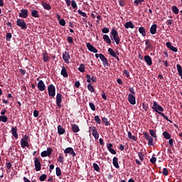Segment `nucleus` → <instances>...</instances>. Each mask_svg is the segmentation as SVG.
<instances>
[{
  "instance_id": "nucleus-1",
  "label": "nucleus",
  "mask_w": 182,
  "mask_h": 182,
  "mask_svg": "<svg viewBox=\"0 0 182 182\" xmlns=\"http://www.w3.org/2000/svg\"><path fill=\"white\" fill-rule=\"evenodd\" d=\"M152 109L155 111V112L161 114L162 117H164L167 122L170 123H173V121L169 119L166 115L164 114V108L161 107V105H159V104L156 102H154V105L152 107Z\"/></svg>"
},
{
  "instance_id": "nucleus-2",
  "label": "nucleus",
  "mask_w": 182,
  "mask_h": 182,
  "mask_svg": "<svg viewBox=\"0 0 182 182\" xmlns=\"http://www.w3.org/2000/svg\"><path fill=\"white\" fill-rule=\"evenodd\" d=\"M111 35L114 37V41H115L117 45L120 43V37L119 36V33L117 31L115 28H112L111 30Z\"/></svg>"
},
{
  "instance_id": "nucleus-3",
  "label": "nucleus",
  "mask_w": 182,
  "mask_h": 182,
  "mask_svg": "<svg viewBox=\"0 0 182 182\" xmlns=\"http://www.w3.org/2000/svg\"><path fill=\"white\" fill-rule=\"evenodd\" d=\"M16 26L21 28L22 30H26L28 28L25 20L20 18L17 19Z\"/></svg>"
},
{
  "instance_id": "nucleus-4",
  "label": "nucleus",
  "mask_w": 182,
  "mask_h": 182,
  "mask_svg": "<svg viewBox=\"0 0 182 182\" xmlns=\"http://www.w3.org/2000/svg\"><path fill=\"white\" fill-rule=\"evenodd\" d=\"M48 95L50 97H54L55 95V85H53V84L49 85L48 87Z\"/></svg>"
},
{
  "instance_id": "nucleus-5",
  "label": "nucleus",
  "mask_w": 182,
  "mask_h": 182,
  "mask_svg": "<svg viewBox=\"0 0 182 182\" xmlns=\"http://www.w3.org/2000/svg\"><path fill=\"white\" fill-rule=\"evenodd\" d=\"M34 166L36 171H40L41 170V164L39 158L36 157L34 159Z\"/></svg>"
},
{
  "instance_id": "nucleus-6",
  "label": "nucleus",
  "mask_w": 182,
  "mask_h": 182,
  "mask_svg": "<svg viewBox=\"0 0 182 182\" xmlns=\"http://www.w3.org/2000/svg\"><path fill=\"white\" fill-rule=\"evenodd\" d=\"M38 83V90L43 92L46 90V86L44 84V82L42 80H39V78L37 79Z\"/></svg>"
},
{
  "instance_id": "nucleus-7",
  "label": "nucleus",
  "mask_w": 182,
  "mask_h": 182,
  "mask_svg": "<svg viewBox=\"0 0 182 182\" xmlns=\"http://www.w3.org/2000/svg\"><path fill=\"white\" fill-rule=\"evenodd\" d=\"M62 94L58 93L56 95L55 103L58 106L59 108L62 107Z\"/></svg>"
},
{
  "instance_id": "nucleus-8",
  "label": "nucleus",
  "mask_w": 182,
  "mask_h": 182,
  "mask_svg": "<svg viewBox=\"0 0 182 182\" xmlns=\"http://www.w3.org/2000/svg\"><path fill=\"white\" fill-rule=\"evenodd\" d=\"M52 152L53 149L51 148H48L46 151H43V152H41V157L50 156Z\"/></svg>"
},
{
  "instance_id": "nucleus-9",
  "label": "nucleus",
  "mask_w": 182,
  "mask_h": 182,
  "mask_svg": "<svg viewBox=\"0 0 182 182\" xmlns=\"http://www.w3.org/2000/svg\"><path fill=\"white\" fill-rule=\"evenodd\" d=\"M89 129L92 131V134L95 137V139H99V133H98L97 129L95 127H90Z\"/></svg>"
},
{
  "instance_id": "nucleus-10",
  "label": "nucleus",
  "mask_w": 182,
  "mask_h": 182,
  "mask_svg": "<svg viewBox=\"0 0 182 182\" xmlns=\"http://www.w3.org/2000/svg\"><path fill=\"white\" fill-rule=\"evenodd\" d=\"M128 102L129 104L134 105H136V97L134 95L129 94L128 95Z\"/></svg>"
},
{
  "instance_id": "nucleus-11",
  "label": "nucleus",
  "mask_w": 182,
  "mask_h": 182,
  "mask_svg": "<svg viewBox=\"0 0 182 182\" xmlns=\"http://www.w3.org/2000/svg\"><path fill=\"white\" fill-rule=\"evenodd\" d=\"M28 16V10H26V9H23L22 10L20 11V13H19L20 18H26Z\"/></svg>"
},
{
  "instance_id": "nucleus-12",
  "label": "nucleus",
  "mask_w": 182,
  "mask_h": 182,
  "mask_svg": "<svg viewBox=\"0 0 182 182\" xmlns=\"http://www.w3.org/2000/svg\"><path fill=\"white\" fill-rule=\"evenodd\" d=\"M86 46L88 48V50H90V52H92L94 53H98V50L97 48H95V46L91 45L90 43H87Z\"/></svg>"
},
{
  "instance_id": "nucleus-13",
  "label": "nucleus",
  "mask_w": 182,
  "mask_h": 182,
  "mask_svg": "<svg viewBox=\"0 0 182 182\" xmlns=\"http://www.w3.org/2000/svg\"><path fill=\"white\" fill-rule=\"evenodd\" d=\"M64 153L65 154H70V155L72 156L73 157L76 156V153H75L73 149L71 148V147L65 149L64 150Z\"/></svg>"
},
{
  "instance_id": "nucleus-14",
  "label": "nucleus",
  "mask_w": 182,
  "mask_h": 182,
  "mask_svg": "<svg viewBox=\"0 0 182 182\" xmlns=\"http://www.w3.org/2000/svg\"><path fill=\"white\" fill-rule=\"evenodd\" d=\"M107 50L112 57L117 58L118 62L120 61V58L116 55L115 51L112 48H109Z\"/></svg>"
},
{
  "instance_id": "nucleus-15",
  "label": "nucleus",
  "mask_w": 182,
  "mask_h": 182,
  "mask_svg": "<svg viewBox=\"0 0 182 182\" xmlns=\"http://www.w3.org/2000/svg\"><path fill=\"white\" fill-rule=\"evenodd\" d=\"M166 46H167L168 48L172 50V52L177 53L178 52V48L176 47H174L172 46L171 42H166Z\"/></svg>"
},
{
  "instance_id": "nucleus-16",
  "label": "nucleus",
  "mask_w": 182,
  "mask_h": 182,
  "mask_svg": "<svg viewBox=\"0 0 182 182\" xmlns=\"http://www.w3.org/2000/svg\"><path fill=\"white\" fill-rule=\"evenodd\" d=\"M86 79H87V82L88 83H91V80L92 81V82H97V77L92 75L91 77V75H86Z\"/></svg>"
},
{
  "instance_id": "nucleus-17",
  "label": "nucleus",
  "mask_w": 182,
  "mask_h": 182,
  "mask_svg": "<svg viewBox=\"0 0 182 182\" xmlns=\"http://www.w3.org/2000/svg\"><path fill=\"white\" fill-rule=\"evenodd\" d=\"M144 59L146 63V65L151 66L153 65V60L152 58L149 55H145L144 57Z\"/></svg>"
},
{
  "instance_id": "nucleus-18",
  "label": "nucleus",
  "mask_w": 182,
  "mask_h": 182,
  "mask_svg": "<svg viewBox=\"0 0 182 182\" xmlns=\"http://www.w3.org/2000/svg\"><path fill=\"white\" fill-rule=\"evenodd\" d=\"M100 60L102 61L103 65L109 66V60L106 58L105 55L103 54L100 55Z\"/></svg>"
},
{
  "instance_id": "nucleus-19",
  "label": "nucleus",
  "mask_w": 182,
  "mask_h": 182,
  "mask_svg": "<svg viewBox=\"0 0 182 182\" xmlns=\"http://www.w3.org/2000/svg\"><path fill=\"white\" fill-rule=\"evenodd\" d=\"M41 6H43V8L44 9L48 10V11H50L52 9L50 4L46 3L44 1H41Z\"/></svg>"
},
{
  "instance_id": "nucleus-20",
  "label": "nucleus",
  "mask_w": 182,
  "mask_h": 182,
  "mask_svg": "<svg viewBox=\"0 0 182 182\" xmlns=\"http://www.w3.org/2000/svg\"><path fill=\"white\" fill-rule=\"evenodd\" d=\"M60 75L63 76V77L65 78H67L68 77V71L66 70V68L65 67H63L62 68V70L60 72Z\"/></svg>"
},
{
  "instance_id": "nucleus-21",
  "label": "nucleus",
  "mask_w": 182,
  "mask_h": 182,
  "mask_svg": "<svg viewBox=\"0 0 182 182\" xmlns=\"http://www.w3.org/2000/svg\"><path fill=\"white\" fill-rule=\"evenodd\" d=\"M156 31H157V25L156 24L151 25L150 28V33H151V35H155V33H156Z\"/></svg>"
},
{
  "instance_id": "nucleus-22",
  "label": "nucleus",
  "mask_w": 182,
  "mask_h": 182,
  "mask_svg": "<svg viewBox=\"0 0 182 182\" xmlns=\"http://www.w3.org/2000/svg\"><path fill=\"white\" fill-rule=\"evenodd\" d=\"M18 129L17 127H13L11 128V132H12V134L13 136L16 138V139H18Z\"/></svg>"
},
{
  "instance_id": "nucleus-23",
  "label": "nucleus",
  "mask_w": 182,
  "mask_h": 182,
  "mask_svg": "<svg viewBox=\"0 0 182 182\" xmlns=\"http://www.w3.org/2000/svg\"><path fill=\"white\" fill-rule=\"evenodd\" d=\"M72 130L73 132L76 133L80 131V127L76 124H71Z\"/></svg>"
},
{
  "instance_id": "nucleus-24",
  "label": "nucleus",
  "mask_w": 182,
  "mask_h": 182,
  "mask_svg": "<svg viewBox=\"0 0 182 182\" xmlns=\"http://www.w3.org/2000/svg\"><path fill=\"white\" fill-rule=\"evenodd\" d=\"M63 58L65 63H68L70 58L69 53L65 52L63 55Z\"/></svg>"
},
{
  "instance_id": "nucleus-25",
  "label": "nucleus",
  "mask_w": 182,
  "mask_h": 182,
  "mask_svg": "<svg viewBox=\"0 0 182 182\" xmlns=\"http://www.w3.org/2000/svg\"><path fill=\"white\" fill-rule=\"evenodd\" d=\"M124 27L126 28H134V25L132 21H127V23H125Z\"/></svg>"
},
{
  "instance_id": "nucleus-26",
  "label": "nucleus",
  "mask_w": 182,
  "mask_h": 182,
  "mask_svg": "<svg viewBox=\"0 0 182 182\" xmlns=\"http://www.w3.org/2000/svg\"><path fill=\"white\" fill-rule=\"evenodd\" d=\"M66 132V130L62 127V125H58V134L63 135Z\"/></svg>"
},
{
  "instance_id": "nucleus-27",
  "label": "nucleus",
  "mask_w": 182,
  "mask_h": 182,
  "mask_svg": "<svg viewBox=\"0 0 182 182\" xmlns=\"http://www.w3.org/2000/svg\"><path fill=\"white\" fill-rule=\"evenodd\" d=\"M103 40L107 42V44L111 45L112 44V41L110 40L109 36L107 34H104L103 35Z\"/></svg>"
},
{
  "instance_id": "nucleus-28",
  "label": "nucleus",
  "mask_w": 182,
  "mask_h": 182,
  "mask_svg": "<svg viewBox=\"0 0 182 182\" xmlns=\"http://www.w3.org/2000/svg\"><path fill=\"white\" fill-rule=\"evenodd\" d=\"M113 165L115 167V168H119V164L118 163V158L114 157L113 158Z\"/></svg>"
},
{
  "instance_id": "nucleus-29",
  "label": "nucleus",
  "mask_w": 182,
  "mask_h": 182,
  "mask_svg": "<svg viewBox=\"0 0 182 182\" xmlns=\"http://www.w3.org/2000/svg\"><path fill=\"white\" fill-rule=\"evenodd\" d=\"M176 68H177V70H178V73L179 76L181 77V78L182 80V67H181V65L177 64Z\"/></svg>"
},
{
  "instance_id": "nucleus-30",
  "label": "nucleus",
  "mask_w": 182,
  "mask_h": 182,
  "mask_svg": "<svg viewBox=\"0 0 182 182\" xmlns=\"http://www.w3.org/2000/svg\"><path fill=\"white\" fill-rule=\"evenodd\" d=\"M31 16H32V17H34V18L40 17L39 12L37 10H33L31 11Z\"/></svg>"
},
{
  "instance_id": "nucleus-31",
  "label": "nucleus",
  "mask_w": 182,
  "mask_h": 182,
  "mask_svg": "<svg viewBox=\"0 0 182 182\" xmlns=\"http://www.w3.org/2000/svg\"><path fill=\"white\" fill-rule=\"evenodd\" d=\"M78 70L81 72V73H84L85 70V65L84 63H81L80 67L78 68Z\"/></svg>"
},
{
  "instance_id": "nucleus-32",
  "label": "nucleus",
  "mask_w": 182,
  "mask_h": 182,
  "mask_svg": "<svg viewBox=\"0 0 182 182\" xmlns=\"http://www.w3.org/2000/svg\"><path fill=\"white\" fill-rule=\"evenodd\" d=\"M102 122L105 123V126H110L109 121L107 118H106V117H103V118L102 119Z\"/></svg>"
},
{
  "instance_id": "nucleus-33",
  "label": "nucleus",
  "mask_w": 182,
  "mask_h": 182,
  "mask_svg": "<svg viewBox=\"0 0 182 182\" xmlns=\"http://www.w3.org/2000/svg\"><path fill=\"white\" fill-rule=\"evenodd\" d=\"M128 138L129 139H133L134 141H137L138 138L135 136H132L131 132H128Z\"/></svg>"
},
{
  "instance_id": "nucleus-34",
  "label": "nucleus",
  "mask_w": 182,
  "mask_h": 182,
  "mask_svg": "<svg viewBox=\"0 0 182 182\" xmlns=\"http://www.w3.org/2000/svg\"><path fill=\"white\" fill-rule=\"evenodd\" d=\"M87 89H88V91H90L91 92H95V87L93 85H92L90 84V82H89V84L87 85Z\"/></svg>"
},
{
  "instance_id": "nucleus-35",
  "label": "nucleus",
  "mask_w": 182,
  "mask_h": 182,
  "mask_svg": "<svg viewBox=\"0 0 182 182\" xmlns=\"http://www.w3.org/2000/svg\"><path fill=\"white\" fill-rule=\"evenodd\" d=\"M163 136L165 137L166 139H171V135L167 132H163Z\"/></svg>"
},
{
  "instance_id": "nucleus-36",
  "label": "nucleus",
  "mask_w": 182,
  "mask_h": 182,
  "mask_svg": "<svg viewBox=\"0 0 182 182\" xmlns=\"http://www.w3.org/2000/svg\"><path fill=\"white\" fill-rule=\"evenodd\" d=\"M27 141H28L24 140L23 138H22V139H21V148L25 149V148L26 147Z\"/></svg>"
},
{
  "instance_id": "nucleus-37",
  "label": "nucleus",
  "mask_w": 182,
  "mask_h": 182,
  "mask_svg": "<svg viewBox=\"0 0 182 182\" xmlns=\"http://www.w3.org/2000/svg\"><path fill=\"white\" fill-rule=\"evenodd\" d=\"M55 174L58 177H60V176L62 175V171L60 167L55 168Z\"/></svg>"
},
{
  "instance_id": "nucleus-38",
  "label": "nucleus",
  "mask_w": 182,
  "mask_h": 182,
  "mask_svg": "<svg viewBox=\"0 0 182 182\" xmlns=\"http://www.w3.org/2000/svg\"><path fill=\"white\" fill-rule=\"evenodd\" d=\"M139 32L141 33L143 36H146V28H144V27H140L139 28Z\"/></svg>"
},
{
  "instance_id": "nucleus-39",
  "label": "nucleus",
  "mask_w": 182,
  "mask_h": 182,
  "mask_svg": "<svg viewBox=\"0 0 182 182\" xmlns=\"http://www.w3.org/2000/svg\"><path fill=\"white\" fill-rule=\"evenodd\" d=\"M0 122L6 123L8 122V117L7 116H0Z\"/></svg>"
},
{
  "instance_id": "nucleus-40",
  "label": "nucleus",
  "mask_w": 182,
  "mask_h": 182,
  "mask_svg": "<svg viewBox=\"0 0 182 182\" xmlns=\"http://www.w3.org/2000/svg\"><path fill=\"white\" fill-rule=\"evenodd\" d=\"M172 12L175 14H178L179 13V10L176 6H172Z\"/></svg>"
},
{
  "instance_id": "nucleus-41",
  "label": "nucleus",
  "mask_w": 182,
  "mask_h": 182,
  "mask_svg": "<svg viewBox=\"0 0 182 182\" xmlns=\"http://www.w3.org/2000/svg\"><path fill=\"white\" fill-rule=\"evenodd\" d=\"M149 133L151 136H153L154 139H156L157 136L154 129H150Z\"/></svg>"
},
{
  "instance_id": "nucleus-42",
  "label": "nucleus",
  "mask_w": 182,
  "mask_h": 182,
  "mask_svg": "<svg viewBox=\"0 0 182 182\" xmlns=\"http://www.w3.org/2000/svg\"><path fill=\"white\" fill-rule=\"evenodd\" d=\"M48 178V176L46 174H42L40 177H39V180L41 182L45 181V180Z\"/></svg>"
},
{
  "instance_id": "nucleus-43",
  "label": "nucleus",
  "mask_w": 182,
  "mask_h": 182,
  "mask_svg": "<svg viewBox=\"0 0 182 182\" xmlns=\"http://www.w3.org/2000/svg\"><path fill=\"white\" fill-rule=\"evenodd\" d=\"M118 4L119 6L123 7V6H126L127 2H126V0H118Z\"/></svg>"
},
{
  "instance_id": "nucleus-44",
  "label": "nucleus",
  "mask_w": 182,
  "mask_h": 182,
  "mask_svg": "<svg viewBox=\"0 0 182 182\" xmlns=\"http://www.w3.org/2000/svg\"><path fill=\"white\" fill-rule=\"evenodd\" d=\"M43 59L45 62H48L49 60V57L47 55V53H43Z\"/></svg>"
},
{
  "instance_id": "nucleus-45",
  "label": "nucleus",
  "mask_w": 182,
  "mask_h": 182,
  "mask_svg": "<svg viewBox=\"0 0 182 182\" xmlns=\"http://www.w3.org/2000/svg\"><path fill=\"white\" fill-rule=\"evenodd\" d=\"M92 166H93V168H94L96 171H97V172L100 171V168L99 164H96V163H93Z\"/></svg>"
},
{
  "instance_id": "nucleus-46",
  "label": "nucleus",
  "mask_w": 182,
  "mask_h": 182,
  "mask_svg": "<svg viewBox=\"0 0 182 182\" xmlns=\"http://www.w3.org/2000/svg\"><path fill=\"white\" fill-rule=\"evenodd\" d=\"M95 122H96L97 124H100L102 123V121H101V119H100L99 115H96V116L95 117Z\"/></svg>"
},
{
  "instance_id": "nucleus-47",
  "label": "nucleus",
  "mask_w": 182,
  "mask_h": 182,
  "mask_svg": "<svg viewBox=\"0 0 182 182\" xmlns=\"http://www.w3.org/2000/svg\"><path fill=\"white\" fill-rule=\"evenodd\" d=\"M145 1V0H135L134 4L136 6H138L139 4H141L142 2Z\"/></svg>"
},
{
  "instance_id": "nucleus-48",
  "label": "nucleus",
  "mask_w": 182,
  "mask_h": 182,
  "mask_svg": "<svg viewBox=\"0 0 182 182\" xmlns=\"http://www.w3.org/2000/svg\"><path fill=\"white\" fill-rule=\"evenodd\" d=\"M78 14L81 15L82 17L87 18V15L85 12L82 11L80 9L77 11Z\"/></svg>"
},
{
  "instance_id": "nucleus-49",
  "label": "nucleus",
  "mask_w": 182,
  "mask_h": 182,
  "mask_svg": "<svg viewBox=\"0 0 182 182\" xmlns=\"http://www.w3.org/2000/svg\"><path fill=\"white\" fill-rule=\"evenodd\" d=\"M138 156H139V160H140L141 161H143L144 160V156H145V155H144V154H142L141 152H139V153L138 154Z\"/></svg>"
},
{
  "instance_id": "nucleus-50",
  "label": "nucleus",
  "mask_w": 182,
  "mask_h": 182,
  "mask_svg": "<svg viewBox=\"0 0 182 182\" xmlns=\"http://www.w3.org/2000/svg\"><path fill=\"white\" fill-rule=\"evenodd\" d=\"M59 23H60V25L61 26H65V25H66V21H65V19H60V20L59 21Z\"/></svg>"
},
{
  "instance_id": "nucleus-51",
  "label": "nucleus",
  "mask_w": 182,
  "mask_h": 182,
  "mask_svg": "<svg viewBox=\"0 0 182 182\" xmlns=\"http://www.w3.org/2000/svg\"><path fill=\"white\" fill-rule=\"evenodd\" d=\"M6 40L9 41L12 38L11 33H7L6 35Z\"/></svg>"
},
{
  "instance_id": "nucleus-52",
  "label": "nucleus",
  "mask_w": 182,
  "mask_h": 182,
  "mask_svg": "<svg viewBox=\"0 0 182 182\" xmlns=\"http://www.w3.org/2000/svg\"><path fill=\"white\" fill-rule=\"evenodd\" d=\"M129 91L131 93H132V95H136V91L134 90V87H129Z\"/></svg>"
},
{
  "instance_id": "nucleus-53",
  "label": "nucleus",
  "mask_w": 182,
  "mask_h": 182,
  "mask_svg": "<svg viewBox=\"0 0 182 182\" xmlns=\"http://www.w3.org/2000/svg\"><path fill=\"white\" fill-rule=\"evenodd\" d=\"M153 137L150 136L149 139H148V145L149 146H152L153 145Z\"/></svg>"
},
{
  "instance_id": "nucleus-54",
  "label": "nucleus",
  "mask_w": 182,
  "mask_h": 182,
  "mask_svg": "<svg viewBox=\"0 0 182 182\" xmlns=\"http://www.w3.org/2000/svg\"><path fill=\"white\" fill-rule=\"evenodd\" d=\"M162 174L164 175V176H168V171L167 168H163Z\"/></svg>"
},
{
  "instance_id": "nucleus-55",
  "label": "nucleus",
  "mask_w": 182,
  "mask_h": 182,
  "mask_svg": "<svg viewBox=\"0 0 182 182\" xmlns=\"http://www.w3.org/2000/svg\"><path fill=\"white\" fill-rule=\"evenodd\" d=\"M58 161L60 163H63L64 161V157L62 155V154H60L59 159H58Z\"/></svg>"
},
{
  "instance_id": "nucleus-56",
  "label": "nucleus",
  "mask_w": 182,
  "mask_h": 182,
  "mask_svg": "<svg viewBox=\"0 0 182 182\" xmlns=\"http://www.w3.org/2000/svg\"><path fill=\"white\" fill-rule=\"evenodd\" d=\"M71 6L73 9H77V6L75 0H72L71 1Z\"/></svg>"
},
{
  "instance_id": "nucleus-57",
  "label": "nucleus",
  "mask_w": 182,
  "mask_h": 182,
  "mask_svg": "<svg viewBox=\"0 0 182 182\" xmlns=\"http://www.w3.org/2000/svg\"><path fill=\"white\" fill-rule=\"evenodd\" d=\"M89 106L90 107V109L92 110V111H95V104L92 103V102H90L89 103Z\"/></svg>"
},
{
  "instance_id": "nucleus-58",
  "label": "nucleus",
  "mask_w": 182,
  "mask_h": 182,
  "mask_svg": "<svg viewBox=\"0 0 182 182\" xmlns=\"http://www.w3.org/2000/svg\"><path fill=\"white\" fill-rule=\"evenodd\" d=\"M102 33H108L109 32V29L107 27H105L102 29Z\"/></svg>"
},
{
  "instance_id": "nucleus-59",
  "label": "nucleus",
  "mask_w": 182,
  "mask_h": 182,
  "mask_svg": "<svg viewBox=\"0 0 182 182\" xmlns=\"http://www.w3.org/2000/svg\"><path fill=\"white\" fill-rule=\"evenodd\" d=\"M6 168H7L8 170H11V166H12V164H11V162H6Z\"/></svg>"
},
{
  "instance_id": "nucleus-60",
  "label": "nucleus",
  "mask_w": 182,
  "mask_h": 182,
  "mask_svg": "<svg viewBox=\"0 0 182 182\" xmlns=\"http://www.w3.org/2000/svg\"><path fill=\"white\" fill-rule=\"evenodd\" d=\"M142 106H143V109H144L145 111L149 110V105H148V104L143 103V104H142Z\"/></svg>"
},
{
  "instance_id": "nucleus-61",
  "label": "nucleus",
  "mask_w": 182,
  "mask_h": 182,
  "mask_svg": "<svg viewBox=\"0 0 182 182\" xmlns=\"http://www.w3.org/2000/svg\"><path fill=\"white\" fill-rule=\"evenodd\" d=\"M123 73L125 74V76L127 78L130 77V73H129V72H128V70H127V69H125V70L123 72Z\"/></svg>"
},
{
  "instance_id": "nucleus-62",
  "label": "nucleus",
  "mask_w": 182,
  "mask_h": 182,
  "mask_svg": "<svg viewBox=\"0 0 182 182\" xmlns=\"http://www.w3.org/2000/svg\"><path fill=\"white\" fill-rule=\"evenodd\" d=\"M67 41H68V43H70V44L73 43V38L70 37V36H68L67 38Z\"/></svg>"
},
{
  "instance_id": "nucleus-63",
  "label": "nucleus",
  "mask_w": 182,
  "mask_h": 182,
  "mask_svg": "<svg viewBox=\"0 0 182 182\" xmlns=\"http://www.w3.org/2000/svg\"><path fill=\"white\" fill-rule=\"evenodd\" d=\"M173 23V19H168L166 21V23L167 24V26H171V24Z\"/></svg>"
},
{
  "instance_id": "nucleus-64",
  "label": "nucleus",
  "mask_w": 182,
  "mask_h": 182,
  "mask_svg": "<svg viewBox=\"0 0 182 182\" xmlns=\"http://www.w3.org/2000/svg\"><path fill=\"white\" fill-rule=\"evenodd\" d=\"M33 115H34V117H38L39 115V111L35 109L33 112Z\"/></svg>"
}]
</instances>
